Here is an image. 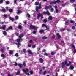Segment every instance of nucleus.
Instances as JSON below:
<instances>
[{
  "mask_svg": "<svg viewBox=\"0 0 76 76\" xmlns=\"http://www.w3.org/2000/svg\"><path fill=\"white\" fill-rule=\"evenodd\" d=\"M6 9L7 10H8V9H9L8 8V7H6Z\"/></svg>",
  "mask_w": 76,
  "mask_h": 76,
  "instance_id": "nucleus-64",
  "label": "nucleus"
},
{
  "mask_svg": "<svg viewBox=\"0 0 76 76\" xmlns=\"http://www.w3.org/2000/svg\"><path fill=\"white\" fill-rule=\"evenodd\" d=\"M23 53H26V49H23Z\"/></svg>",
  "mask_w": 76,
  "mask_h": 76,
  "instance_id": "nucleus-27",
  "label": "nucleus"
},
{
  "mask_svg": "<svg viewBox=\"0 0 76 76\" xmlns=\"http://www.w3.org/2000/svg\"><path fill=\"white\" fill-rule=\"evenodd\" d=\"M11 20H12V21H13V20H14V19L13 18H11V17H10L9 18Z\"/></svg>",
  "mask_w": 76,
  "mask_h": 76,
  "instance_id": "nucleus-25",
  "label": "nucleus"
},
{
  "mask_svg": "<svg viewBox=\"0 0 76 76\" xmlns=\"http://www.w3.org/2000/svg\"><path fill=\"white\" fill-rule=\"evenodd\" d=\"M47 38V37H46L44 36L42 37V39H46Z\"/></svg>",
  "mask_w": 76,
  "mask_h": 76,
  "instance_id": "nucleus-31",
  "label": "nucleus"
},
{
  "mask_svg": "<svg viewBox=\"0 0 76 76\" xmlns=\"http://www.w3.org/2000/svg\"><path fill=\"white\" fill-rule=\"evenodd\" d=\"M13 51L11 50H10L9 51V53L10 54H13Z\"/></svg>",
  "mask_w": 76,
  "mask_h": 76,
  "instance_id": "nucleus-21",
  "label": "nucleus"
},
{
  "mask_svg": "<svg viewBox=\"0 0 76 76\" xmlns=\"http://www.w3.org/2000/svg\"><path fill=\"white\" fill-rule=\"evenodd\" d=\"M46 73H47V71H44V75H45V74H46Z\"/></svg>",
  "mask_w": 76,
  "mask_h": 76,
  "instance_id": "nucleus-52",
  "label": "nucleus"
},
{
  "mask_svg": "<svg viewBox=\"0 0 76 76\" xmlns=\"http://www.w3.org/2000/svg\"><path fill=\"white\" fill-rule=\"evenodd\" d=\"M40 16L42 18H43V15H42V14H40V13H39L37 15V19H39Z\"/></svg>",
  "mask_w": 76,
  "mask_h": 76,
  "instance_id": "nucleus-7",
  "label": "nucleus"
},
{
  "mask_svg": "<svg viewBox=\"0 0 76 76\" xmlns=\"http://www.w3.org/2000/svg\"><path fill=\"white\" fill-rule=\"evenodd\" d=\"M18 56V53H16L15 55V56L16 57H17Z\"/></svg>",
  "mask_w": 76,
  "mask_h": 76,
  "instance_id": "nucleus-45",
  "label": "nucleus"
},
{
  "mask_svg": "<svg viewBox=\"0 0 76 76\" xmlns=\"http://www.w3.org/2000/svg\"><path fill=\"white\" fill-rule=\"evenodd\" d=\"M51 7H52V6H50L49 7L48 6H46L45 7V9L47 10L49 9V8H51Z\"/></svg>",
  "mask_w": 76,
  "mask_h": 76,
  "instance_id": "nucleus-13",
  "label": "nucleus"
},
{
  "mask_svg": "<svg viewBox=\"0 0 76 76\" xmlns=\"http://www.w3.org/2000/svg\"><path fill=\"white\" fill-rule=\"evenodd\" d=\"M33 34H36V31H34L33 32Z\"/></svg>",
  "mask_w": 76,
  "mask_h": 76,
  "instance_id": "nucleus-63",
  "label": "nucleus"
},
{
  "mask_svg": "<svg viewBox=\"0 0 76 76\" xmlns=\"http://www.w3.org/2000/svg\"><path fill=\"white\" fill-rule=\"evenodd\" d=\"M4 18H6V17H7V15H4Z\"/></svg>",
  "mask_w": 76,
  "mask_h": 76,
  "instance_id": "nucleus-55",
  "label": "nucleus"
},
{
  "mask_svg": "<svg viewBox=\"0 0 76 76\" xmlns=\"http://www.w3.org/2000/svg\"><path fill=\"white\" fill-rule=\"evenodd\" d=\"M42 27H44V26L45 28H46V30H48V29H49V28H48L45 24H42Z\"/></svg>",
  "mask_w": 76,
  "mask_h": 76,
  "instance_id": "nucleus-8",
  "label": "nucleus"
},
{
  "mask_svg": "<svg viewBox=\"0 0 76 76\" xmlns=\"http://www.w3.org/2000/svg\"><path fill=\"white\" fill-rule=\"evenodd\" d=\"M4 35H6V32L5 31H4V33H3Z\"/></svg>",
  "mask_w": 76,
  "mask_h": 76,
  "instance_id": "nucleus-43",
  "label": "nucleus"
},
{
  "mask_svg": "<svg viewBox=\"0 0 76 76\" xmlns=\"http://www.w3.org/2000/svg\"><path fill=\"white\" fill-rule=\"evenodd\" d=\"M35 47V46L34 45H33L32 46V48H34Z\"/></svg>",
  "mask_w": 76,
  "mask_h": 76,
  "instance_id": "nucleus-53",
  "label": "nucleus"
},
{
  "mask_svg": "<svg viewBox=\"0 0 76 76\" xmlns=\"http://www.w3.org/2000/svg\"><path fill=\"white\" fill-rule=\"evenodd\" d=\"M27 15L28 18H30V15L29 14H27Z\"/></svg>",
  "mask_w": 76,
  "mask_h": 76,
  "instance_id": "nucleus-44",
  "label": "nucleus"
},
{
  "mask_svg": "<svg viewBox=\"0 0 76 76\" xmlns=\"http://www.w3.org/2000/svg\"><path fill=\"white\" fill-rule=\"evenodd\" d=\"M0 50L2 52H3L4 51V50L3 49H0Z\"/></svg>",
  "mask_w": 76,
  "mask_h": 76,
  "instance_id": "nucleus-36",
  "label": "nucleus"
},
{
  "mask_svg": "<svg viewBox=\"0 0 76 76\" xmlns=\"http://www.w3.org/2000/svg\"><path fill=\"white\" fill-rule=\"evenodd\" d=\"M44 55H45V56H47V55H48V54H47V53H46L45 52L44 53Z\"/></svg>",
  "mask_w": 76,
  "mask_h": 76,
  "instance_id": "nucleus-56",
  "label": "nucleus"
},
{
  "mask_svg": "<svg viewBox=\"0 0 76 76\" xmlns=\"http://www.w3.org/2000/svg\"><path fill=\"white\" fill-rule=\"evenodd\" d=\"M72 29H76V28L75 27L73 26L72 27Z\"/></svg>",
  "mask_w": 76,
  "mask_h": 76,
  "instance_id": "nucleus-29",
  "label": "nucleus"
},
{
  "mask_svg": "<svg viewBox=\"0 0 76 76\" xmlns=\"http://www.w3.org/2000/svg\"><path fill=\"white\" fill-rule=\"evenodd\" d=\"M66 6V4H62V6L63 7H64V6Z\"/></svg>",
  "mask_w": 76,
  "mask_h": 76,
  "instance_id": "nucleus-61",
  "label": "nucleus"
},
{
  "mask_svg": "<svg viewBox=\"0 0 76 76\" xmlns=\"http://www.w3.org/2000/svg\"><path fill=\"white\" fill-rule=\"evenodd\" d=\"M15 66H17V65H18V64H17V63H15V64H14Z\"/></svg>",
  "mask_w": 76,
  "mask_h": 76,
  "instance_id": "nucleus-59",
  "label": "nucleus"
},
{
  "mask_svg": "<svg viewBox=\"0 0 76 76\" xmlns=\"http://www.w3.org/2000/svg\"><path fill=\"white\" fill-rule=\"evenodd\" d=\"M47 20L45 19L44 20V22H47Z\"/></svg>",
  "mask_w": 76,
  "mask_h": 76,
  "instance_id": "nucleus-50",
  "label": "nucleus"
},
{
  "mask_svg": "<svg viewBox=\"0 0 76 76\" xmlns=\"http://www.w3.org/2000/svg\"><path fill=\"white\" fill-rule=\"evenodd\" d=\"M9 42H11V43H12V44H14V42H13V41H11V40H10V41H9Z\"/></svg>",
  "mask_w": 76,
  "mask_h": 76,
  "instance_id": "nucleus-32",
  "label": "nucleus"
},
{
  "mask_svg": "<svg viewBox=\"0 0 76 76\" xmlns=\"http://www.w3.org/2000/svg\"><path fill=\"white\" fill-rule=\"evenodd\" d=\"M28 47H31V45L28 44Z\"/></svg>",
  "mask_w": 76,
  "mask_h": 76,
  "instance_id": "nucleus-62",
  "label": "nucleus"
},
{
  "mask_svg": "<svg viewBox=\"0 0 76 76\" xmlns=\"http://www.w3.org/2000/svg\"><path fill=\"white\" fill-rule=\"evenodd\" d=\"M30 28L31 29H38V27H36L35 28V26L31 25L30 26Z\"/></svg>",
  "mask_w": 76,
  "mask_h": 76,
  "instance_id": "nucleus-6",
  "label": "nucleus"
},
{
  "mask_svg": "<svg viewBox=\"0 0 76 76\" xmlns=\"http://www.w3.org/2000/svg\"><path fill=\"white\" fill-rule=\"evenodd\" d=\"M43 13L45 15L47 14V15H50V13H49V12H48V11H47V12L45 11H44L43 12Z\"/></svg>",
  "mask_w": 76,
  "mask_h": 76,
  "instance_id": "nucleus-9",
  "label": "nucleus"
},
{
  "mask_svg": "<svg viewBox=\"0 0 76 76\" xmlns=\"http://www.w3.org/2000/svg\"><path fill=\"white\" fill-rule=\"evenodd\" d=\"M29 73L30 74H31V75H32V74H33V72H32V71H30L29 72Z\"/></svg>",
  "mask_w": 76,
  "mask_h": 76,
  "instance_id": "nucleus-33",
  "label": "nucleus"
},
{
  "mask_svg": "<svg viewBox=\"0 0 76 76\" xmlns=\"http://www.w3.org/2000/svg\"><path fill=\"white\" fill-rule=\"evenodd\" d=\"M37 49V51H38V52L37 53L38 54L40 53V51L39 52V50H40V48H38Z\"/></svg>",
  "mask_w": 76,
  "mask_h": 76,
  "instance_id": "nucleus-17",
  "label": "nucleus"
},
{
  "mask_svg": "<svg viewBox=\"0 0 76 76\" xmlns=\"http://www.w3.org/2000/svg\"><path fill=\"white\" fill-rule=\"evenodd\" d=\"M56 13H58V10H56Z\"/></svg>",
  "mask_w": 76,
  "mask_h": 76,
  "instance_id": "nucleus-60",
  "label": "nucleus"
},
{
  "mask_svg": "<svg viewBox=\"0 0 76 76\" xmlns=\"http://www.w3.org/2000/svg\"><path fill=\"white\" fill-rule=\"evenodd\" d=\"M51 11V12H53V10H54V9L53 8H51L50 9Z\"/></svg>",
  "mask_w": 76,
  "mask_h": 76,
  "instance_id": "nucleus-49",
  "label": "nucleus"
},
{
  "mask_svg": "<svg viewBox=\"0 0 76 76\" xmlns=\"http://www.w3.org/2000/svg\"><path fill=\"white\" fill-rule=\"evenodd\" d=\"M75 0H70V3H73L75 2Z\"/></svg>",
  "mask_w": 76,
  "mask_h": 76,
  "instance_id": "nucleus-18",
  "label": "nucleus"
},
{
  "mask_svg": "<svg viewBox=\"0 0 76 76\" xmlns=\"http://www.w3.org/2000/svg\"><path fill=\"white\" fill-rule=\"evenodd\" d=\"M55 38V36L53 35L51 38V39H53V38Z\"/></svg>",
  "mask_w": 76,
  "mask_h": 76,
  "instance_id": "nucleus-39",
  "label": "nucleus"
},
{
  "mask_svg": "<svg viewBox=\"0 0 76 76\" xmlns=\"http://www.w3.org/2000/svg\"><path fill=\"white\" fill-rule=\"evenodd\" d=\"M60 2V0H57V1H55L54 2L51 1L50 2V3L51 4H57L56 3H59Z\"/></svg>",
  "mask_w": 76,
  "mask_h": 76,
  "instance_id": "nucleus-4",
  "label": "nucleus"
},
{
  "mask_svg": "<svg viewBox=\"0 0 76 76\" xmlns=\"http://www.w3.org/2000/svg\"><path fill=\"white\" fill-rule=\"evenodd\" d=\"M56 35L57 37H58V39L60 38L61 36L60 35V34H59V33H57Z\"/></svg>",
  "mask_w": 76,
  "mask_h": 76,
  "instance_id": "nucleus-15",
  "label": "nucleus"
},
{
  "mask_svg": "<svg viewBox=\"0 0 76 76\" xmlns=\"http://www.w3.org/2000/svg\"><path fill=\"white\" fill-rule=\"evenodd\" d=\"M20 71H19L16 73V75H19V74H20Z\"/></svg>",
  "mask_w": 76,
  "mask_h": 76,
  "instance_id": "nucleus-19",
  "label": "nucleus"
},
{
  "mask_svg": "<svg viewBox=\"0 0 76 76\" xmlns=\"http://www.w3.org/2000/svg\"><path fill=\"white\" fill-rule=\"evenodd\" d=\"M52 19H53V17L51 16H49V18H48V20L50 21V20H52Z\"/></svg>",
  "mask_w": 76,
  "mask_h": 76,
  "instance_id": "nucleus-12",
  "label": "nucleus"
},
{
  "mask_svg": "<svg viewBox=\"0 0 76 76\" xmlns=\"http://www.w3.org/2000/svg\"><path fill=\"white\" fill-rule=\"evenodd\" d=\"M70 22L71 23H73L74 22V21L71 20L70 21Z\"/></svg>",
  "mask_w": 76,
  "mask_h": 76,
  "instance_id": "nucleus-41",
  "label": "nucleus"
},
{
  "mask_svg": "<svg viewBox=\"0 0 76 76\" xmlns=\"http://www.w3.org/2000/svg\"><path fill=\"white\" fill-rule=\"evenodd\" d=\"M39 60L41 63H43L44 60H43V59H42V58H40L39 59Z\"/></svg>",
  "mask_w": 76,
  "mask_h": 76,
  "instance_id": "nucleus-16",
  "label": "nucleus"
},
{
  "mask_svg": "<svg viewBox=\"0 0 76 76\" xmlns=\"http://www.w3.org/2000/svg\"><path fill=\"white\" fill-rule=\"evenodd\" d=\"M9 29H12V27L11 26H10L8 28Z\"/></svg>",
  "mask_w": 76,
  "mask_h": 76,
  "instance_id": "nucleus-51",
  "label": "nucleus"
},
{
  "mask_svg": "<svg viewBox=\"0 0 76 76\" xmlns=\"http://www.w3.org/2000/svg\"><path fill=\"white\" fill-rule=\"evenodd\" d=\"M54 54V52H51V55H53Z\"/></svg>",
  "mask_w": 76,
  "mask_h": 76,
  "instance_id": "nucleus-47",
  "label": "nucleus"
},
{
  "mask_svg": "<svg viewBox=\"0 0 76 76\" xmlns=\"http://www.w3.org/2000/svg\"><path fill=\"white\" fill-rule=\"evenodd\" d=\"M15 18L16 19H18V16H16L15 17Z\"/></svg>",
  "mask_w": 76,
  "mask_h": 76,
  "instance_id": "nucleus-42",
  "label": "nucleus"
},
{
  "mask_svg": "<svg viewBox=\"0 0 76 76\" xmlns=\"http://www.w3.org/2000/svg\"><path fill=\"white\" fill-rule=\"evenodd\" d=\"M23 72H24V73H25L26 75H29V73H28L29 72V69L27 68H25L23 70Z\"/></svg>",
  "mask_w": 76,
  "mask_h": 76,
  "instance_id": "nucleus-3",
  "label": "nucleus"
},
{
  "mask_svg": "<svg viewBox=\"0 0 76 76\" xmlns=\"http://www.w3.org/2000/svg\"><path fill=\"white\" fill-rule=\"evenodd\" d=\"M41 8V4H39V7H36V10L37 12H38V11L39 9H40Z\"/></svg>",
  "mask_w": 76,
  "mask_h": 76,
  "instance_id": "nucleus-5",
  "label": "nucleus"
},
{
  "mask_svg": "<svg viewBox=\"0 0 76 76\" xmlns=\"http://www.w3.org/2000/svg\"><path fill=\"white\" fill-rule=\"evenodd\" d=\"M5 3L6 4H9V2L8 1H7L5 2Z\"/></svg>",
  "mask_w": 76,
  "mask_h": 76,
  "instance_id": "nucleus-35",
  "label": "nucleus"
},
{
  "mask_svg": "<svg viewBox=\"0 0 76 76\" xmlns=\"http://www.w3.org/2000/svg\"><path fill=\"white\" fill-rule=\"evenodd\" d=\"M1 3H3V0H1L0 1V4H1Z\"/></svg>",
  "mask_w": 76,
  "mask_h": 76,
  "instance_id": "nucleus-40",
  "label": "nucleus"
},
{
  "mask_svg": "<svg viewBox=\"0 0 76 76\" xmlns=\"http://www.w3.org/2000/svg\"><path fill=\"white\" fill-rule=\"evenodd\" d=\"M22 11H21L18 10L17 11V13H21Z\"/></svg>",
  "mask_w": 76,
  "mask_h": 76,
  "instance_id": "nucleus-24",
  "label": "nucleus"
},
{
  "mask_svg": "<svg viewBox=\"0 0 76 76\" xmlns=\"http://www.w3.org/2000/svg\"><path fill=\"white\" fill-rule=\"evenodd\" d=\"M65 25H69V23L68 22H66Z\"/></svg>",
  "mask_w": 76,
  "mask_h": 76,
  "instance_id": "nucleus-46",
  "label": "nucleus"
},
{
  "mask_svg": "<svg viewBox=\"0 0 76 76\" xmlns=\"http://www.w3.org/2000/svg\"><path fill=\"white\" fill-rule=\"evenodd\" d=\"M13 76V75L9 73H8V76Z\"/></svg>",
  "mask_w": 76,
  "mask_h": 76,
  "instance_id": "nucleus-28",
  "label": "nucleus"
},
{
  "mask_svg": "<svg viewBox=\"0 0 76 76\" xmlns=\"http://www.w3.org/2000/svg\"><path fill=\"white\" fill-rule=\"evenodd\" d=\"M18 28H19V29H20V28H22V26H21V25H20V26H19Z\"/></svg>",
  "mask_w": 76,
  "mask_h": 76,
  "instance_id": "nucleus-48",
  "label": "nucleus"
},
{
  "mask_svg": "<svg viewBox=\"0 0 76 76\" xmlns=\"http://www.w3.org/2000/svg\"><path fill=\"white\" fill-rule=\"evenodd\" d=\"M9 11L10 12H12L13 10L11 9H10V10H9Z\"/></svg>",
  "mask_w": 76,
  "mask_h": 76,
  "instance_id": "nucleus-30",
  "label": "nucleus"
},
{
  "mask_svg": "<svg viewBox=\"0 0 76 76\" xmlns=\"http://www.w3.org/2000/svg\"><path fill=\"white\" fill-rule=\"evenodd\" d=\"M24 36V35L23 34H20L19 36V39H18L17 40V42H18V43H15V44H16L17 45H18V48H19V47L21 45V44H20V43H19V42H20L21 41H22V39H21V38L22 37H23Z\"/></svg>",
  "mask_w": 76,
  "mask_h": 76,
  "instance_id": "nucleus-1",
  "label": "nucleus"
},
{
  "mask_svg": "<svg viewBox=\"0 0 76 76\" xmlns=\"http://www.w3.org/2000/svg\"><path fill=\"white\" fill-rule=\"evenodd\" d=\"M29 42H30V43H32V40H30L29 41Z\"/></svg>",
  "mask_w": 76,
  "mask_h": 76,
  "instance_id": "nucleus-58",
  "label": "nucleus"
},
{
  "mask_svg": "<svg viewBox=\"0 0 76 76\" xmlns=\"http://www.w3.org/2000/svg\"><path fill=\"white\" fill-rule=\"evenodd\" d=\"M2 11L4 12H6V10H5V9H4L2 10Z\"/></svg>",
  "mask_w": 76,
  "mask_h": 76,
  "instance_id": "nucleus-57",
  "label": "nucleus"
},
{
  "mask_svg": "<svg viewBox=\"0 0 76 76\" xmlns=\"http://www.w3.org/2000/svg\"><path fill=\"white\" fill-rule=\"evenodd\" d=\"M5 28H6V25H4L3 26V27H0V29H3L4 30V29H5Z\"/></svg>",
  "mask_w": 76,
  "mask_h": 76,
  "instance_id": "nucleus-11",
  "label": "nucleus"
},
{
  "mask_svg": "<svg viewBox=\"0 0 76 76\" xmlns=\"http://www.w3.org/2000/svg\"><path fill=\"white\" fill-rule=\"evenodd\" d=\"M65 12H66L67 15H69V12L67 10H65Z\"/></svg>",
  "mask_w": 76,
  "mask_h": 76,
  "instance_id": "nucleus-34",
  "label": "nucleus"
},
{
  "mask_svg": "<svg viewBox=\"0 0 76 76\" xmlns=\"http://www.w3.org/2000/svg\"><path fill=\"white\" fill-rule=\"evenodd\" d=\"M39 32L40 33H42V32H44V30H41L39 31Z\"/></svg>",
  "mask_w": 76,
  "mask_h": 76,
  "instance_id": "nucleus-26",
  "label": "nucleus"
},
{
  "mask_svg": "<svg viewBox=\"0 0 76 76\" xmlns=\"http://www.w3.org/2000/svg\"><path fill=\"white\" fill-rule=\"evenodd\" d=\"M64 30H65V28H62L60 30V31L61 32H62V31H64Z\"/></svg>",
  "mask_w": 76,
  "mask_h": 76,
  "instance_id": "nucleus-20",
  "label": "nucleus"
},
{
  "mask_svg": "<svg viewBox=\"0 0 76 76\" xmlns=\"http://www.w3.org/2000/svg\"><path fill=\"white\" fill-rule=\"evenodd\" d=\"M1 57H4V54H2L1 55Z\"/></svg>",
  "mask_w": 76,
  "mask_h": 76,
  "instance_id": "nucleus-38",
  "label": "nucleus"
},
{
  "mask_svg": "<svg viewBox=\"0 0 76 76\" xmlns=\"http://www.w3.org/2000/svg\"><path fill=\"white\" fill-rule=\"evenodd\" d=\"M28 52L30 54H33V53H32V52L30 50H29Z\"/></svg>",
  "mask_w": 76,
  "mask_h": 76,
  "instance_id": "nucleus-23",
  "label": "nucleus"
},
{
  "mask_svg": "<svg viewBox=\"0 0 76 76\" xmlns=\"http://www.w3.org/2000/svg\"><path fill=\"white\" fill-rule=\"evenodd\" d=\"M72 63V61H68L67 62V61H66L65 62H63L62 63V68H64V66H70V64Z\"/></svg>",
  "mask_w": 76,
  "mask_h": 76,
  "instance_id": "nucleus-2",
  "label": "nucleus"
},
{
  "mask_svg": "<svg viewBox=\"0 0 76 76\" xmlns=\"http://www.w3.org/2000/svg\"><path fill=\"white\" fill-rule=\"evenodd\" d=\"M18 66L19 67L22 68L23 67V64H18Z\"/></svg>",
  "mask_w": 76,
  "mask_h": 76,
  "instance_id": "nucleus-14",
  "label": "nucleus"
},
{
  "mask_svg": "<svg viewBox=\"0 0 76 76\" xmlns=\"http://www.w3.org/2000/svg\"><path fill=\"white\" fill-rule=\"evenodd\" d=\"M38 4H39L38 2H36L35 3V5H38Z\"/></svg>",
  "mask_w": 76,
  "mask_h": 76,
  "instance_id": "nucleus-37",
  "label": "nucleus"
},
{
  "mask_svg": "<svg viewBox=\"0 0 76 76\" xmlns=\"http://www.w3.org/2000/svg\"><path fill=\"white\" fill-rule=\"evenodd\" d=\"M71 46L73 48H74V53H76V50L75 49V46L73 45H71Z\"/></svg>",
  "mask_w": 76,
  "mask_h": 76,
  "instance_id": "nucleus-10",
  "label": "nucleus"
},
{
  "mask_svg": "<svg viewBox=\"0 0 76 76\" xmlns=\"http://www.w3.org/2000/svg\"><path fill=\"white\" fill-rule=\"evenodd\" d=\"M17 0H14V3L15 4L16 2V1H17Z\"/></svg>",
  "mask_w": 76,
  "mask_h": 76,
  "instance_id": "nucleus-54",
  "label": "nucleus"
},
{
  "mask_svg": "<svg viewBox=\"0 0 76 76\" xmlns=\"http://www.w3.org/2000/svg\"><path fill=\"white\" fill-rule=\"evenodd\" d=\"M70 68L71 70H73V69L74 68V67L73 66H70Z\"/></svg>",
  "mask_w": 76,
  "mask_h": 76,
  "instance_id": "nucleus-22",
  "label": "nucleus"
}]
</instances>
